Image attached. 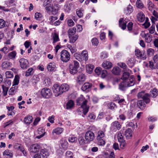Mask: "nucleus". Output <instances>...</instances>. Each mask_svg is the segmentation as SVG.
<instances>
[{
  "mask_svg": "<svg viewBox=\"0 0 158 158\" xmlns=\"http://www.w3.org/2000/svg\"><path fill=\"white\" fill-rule=\"evenodd\" d=\"M158 95V90L156 88H154L151 91L149 94L146 93L144 91H142L139 92L137 94L138 98L143 99L145 101V103L148 104L150 102V98H156Z\"/></svg>",
  "mask_w": 158,
  "mask_h": 158,
  "instance_id": "f257e3e1",
  "label": "nucleus"
},
{
  "mask_svg": "<svg viewBox=\"0 0 158 158\" xmlns=\"http://www.w3.org/2000/svg\"><path fill=\"white\" fill-rule=\"evenodd\" d=\"M77 105H81V107L83 109V113L85 115L89 111V106L87 105V101L83 97L78 98L77 100Z\"/></svg>",
  "mask_w": 158,
  "mask_h": 158,
  "instance_id": "f03ea898",
  "label": "nucleus"
},
{
  "mask_svg": "<svg viewBox=\"0 0 158 158\" xmlns=\"http://www.w3.org/2000/svg\"><path fill=\"white\" fill-rule=\"evenodd\" d=\"M79 67V64L78 62L76 60L74 61L73 62L70 64L69 66L70 73L73 74L76 73L77 72V69Z\"/></svg>",
  "mask_w": 158,
  "mask_h": 158,
  "instance_id": "7ed1b4c3",
  "label": "nucleus"
},
{
  "mask_svg": "<svg viewBox=\"0 0 158 158\" xmlns=\"http://www.w3.org/2000/svg\"><path fill=\"white\" fill-rule=\"evenodd\" d=\"M60 56V59L63 62H67L70 59L69 53L66 50H64L61 52Z\"/></svg>",
  "mask_w": 158,
  "mask_h": 158,
  "instance_id": "20e7f679",
  "label": "nucleus"
},
{
  "mask_svg": "<svg viewBox=\"0 0 158 158\" xmlns=\"http://www.w3.org/2000/svg\"><path fill=\"white\" fill-rule=\"evenodd\" d=\"M41 94L43 98H48L51 96L52 92L50 89L47 88H44L42 89Z\"/></svg>",
  "mask_w": 158,
  "mask_h": 158,
  "instance_id": "39448f33",
  "label": "nucleus"
},
{
  "mask_svg": "<svg viewBox=\"0 0 158 158\" xmlns=\"http://www.w3.org/2000/svg\"><path fill=\"white\" fill-rule=\"evenodd\" d=\"M52 89L53 93L55 94V96H58L63 93V92L60 89V86L58 84L54 85L53 86Z\"/></svg>",
  "mask_w": 158,
  "mask_h": 158,
  "instance_id": "423d86ee",
  "label": "nucleus"
},
{
  "mask_svg": "<svg viewBox=\"0 0 158 158\" xmlns=\"http://www.w3.org/2000/svg\"><path fill=\"white\" fill-rule=\"evenodd\" d=\"M19 62L21 67L23 69H26L29 67V63L27 59L22 58L19 60Z\"/></svg>",
  "mask_w": 158,
  "mask_h": 158,
  "instance_id": "0eeeda50",
  "label": "nucleus"
},
{
  "mask_svg": "<svg viewBox=\"0 0 158 158\" xmlns=\"http://www.w3.org/2000/svg\"><path fill=\"white\" fill-rule=\"evenodd\" d=\"M94 133L91 131H87L85 135V138L88 141H92L94 138Z\"/></svg>",
  "mask_w": 158,
  "mask_h": 158,
  "instance_id": "6e6552de",
  "label": "nucleus"
},
{
  "mask_svg": "<svg viewBox=\"0 0 158 158\" xmlns=\"http://www.w3.org/2000/svg\"><path fill=\"white\" fill-rule=\"evenodd\" d=\"M128 87H130L134 85L135 84V78L132 75L131 76L129 77L124 81Z\"/></svg>",
  "mask_w": 158,
  "mask_h": 158,
  "instance_id": "1a4fd4ad",
  "label": "nucleus"
},
{
  "mask_svg": "<svg viewBox=\"0 0 158 158\" xmlns=\"http://www.w3.org/2000/svg\"><path fill=\"white\" fill-rule=\"evenodd\" d=\"M86 79L85 75L82 73H80L77 77L76 81L77 83L81 84Z\"/></svg>",
  "mask_w": 158,
  "mask_h": 158,
  "instance_id": "9d476101",
  "label": "nucleus"
},
{
  "mask_svg": "<svg viewBox=\"0 0 158 158\" xmlns=\"http://www.w3.org/2000/svg\"><path fill=\"white\" fill-rule=\"evenodd\" d=\"M121 125L117 121H114L112 123L111 126V128L113 130H119L121 128Z\"/></svg>",
  "mask_w": 158,
  "mask_h": 158,
  "instance_id": "9b49d317",
  "label": "nucleus"
},
{
  "mask_svg": "<svg viewBox=\"0 0 158 158\" xmlns=\"http://www.w3.org/2000/svg\"><path fill=\"white\" fill-rule=\"evenodd\" d=\"M142 99L138 100L137 102V106L141 110H144L146 106L145 103V102L143 99Z\"/></svg>",
  "mask_w": 158,
  "mask_h": 158,
  "instance_id": "f8f14e48",
  "label": "nucleus"
},
{
  "mask_svg": "<svg viewBox=\"0 0 158 158\" xmlns=\"http://www.w3.org/2000/svg\"><path fill=\"white\" fill-rule=\"evenodd\" d=\"M78 57H81L79 58L81 60H84L85 61H86L88 60V55L87 52L86 51H83L82 52L81 55H78Z\"/></svg>",
  "mask_w": 158,
  "mask_h": 158,
  "instance_id": "ddd939ff",
  "label": "nucleus"
},
{
  "mask_svg": "<svg viewBox=\"0 0 158 158\" xmlns=\"http://www.w3.org/2000/svg\"><path fill=\"white\" fill-rule=\"evenodd\" d=\"M40 146L37 144H35L31 145L30 148L31 152H38L40 149Z\"/></svg>",
  "mask_w": 158,
  "mask_h": 158,
  "instance_id": "4468645a",
  "label": "nucleus"
},
{
  "mask_svg": "<svg viewBox=\"0 0 158 158\" xmlns=\"http://www.w3.org/2000/svg\"><path fill=\"white\" fill-rule=\"evenodd\" d=\"M56 68V64L53 62L49 63L47 66L48 70L50 72L55 70Z\"/></svg>",
  "mask_w": 158,
  "mask_h": 158,
  "instance_id": "2eb2a0df",
  "label": "nucleus"
},
{
  "mask_svg": "<svg viewBox=\"0 0 158 158\" xmlns=\"http://www.w3.org/2000/svg\"><path fill=\"white\" fill-rule=\"evenodd\" d=\"M40 154L43 158H47L49 155L48 150L45 149H42L40 151Z\"/></svg>",
  "mask_w": 158,
  "mask_h": 158,
  "instance_id": "dca6fc26",
  "label": "nucleus"
},
{
  "mask_svg": "<svg viewBox=\"0 0 158 158\" xmlns=\"http://www.w3.org/2000/svg\"><path fill=\"white\" fill-rule=\"evenodd\" d=\"M38 132L39 135L36 136V138L37 139H40L43 137L45 133L44 129L41 127L38 128Z\"/></svg>",
  "mask_w": 158,
  "mask_h": 158,
  "instance_id": "f3484780",
  "label": "nucleus"
},
{
  "mask_svg": "<svg viewBox=\"0 0 158 158\" xmlns=\"http://www.w3.org/2000/svg\"><path fill=\"white\" fill-rule=\"evenodd\" d=\"M132 132L131 130L129 128L125 131L124 135L127 139H129L132 136Z\"/></svg>",
  "mask_w": 158,
  "mask_h": 158,
  "instance_id": "a211bd4d",
  "label": "nucleus"
},
{
  "mask_svg": "<svg viewBox=\"0 0 158 158\" xmlns=\"http://www.w3.org/2000/svg\"><path fill=\"white\" fill-rule=\"evenodd\" d=\"M92 86V85L91 83L89 82L85 83L81 87V89L83 91H85L87 89L91 88Z\"/></svg>",
  "mask_w": 158,
  "mask_h": 158,
  "instance_id": "6ab92c4d",
  "label": "nucleus"
},
{
  "mask_svg": "<svg viewBox=\"0 0 158 158\" xmlns=\"http://www.w3.org/2000/svg\"><path fill=\"white\" fill-rule=\"evenodd\" d=\"M12 65L11 63L7 61H5L2 63V67L3 69H6L10 67Z\"/></svg>",
  "mask_w": 158,
  "mask_h": 158,
  "instance_id": "aec40b11",
  "label": "nucleus"
},
{
  "mask_svg": "<svg viewBox=\"0 0 158 158\" xmlns=\"http://www.w3.org/2000/svg\"><path fill=\"white\" fill-rule=\"evenodd\" d=\"M102 66L106 69H109L111 68L112 64L109 61H105L102 64Z\"/></svg>",
  "mask_w": 158,
  "mask_h": 158,
  "instance_id": "412c9836",
  "label": "nucleus"
},
{
  "mask_svg": "<svg viewBox=\"0 0 158 158\" xmlns=\"http://www.w3.org/2000/svg\"><path fill=\"white\" fill-rule=\"evenodd\" d=\"M128 87L127 84L124 81H123L119 85V89L122 91L125 90Z\"/></svg>",
  "mask_w": 158,
  "mask_h": 158,
  "instance_id": "4be33fe9",
  "label": "nucleus"
},
{
  "mask_svg": "<svg viewBox=\"0 0 158 158\" xmlns=\"http://www.w3.org/2000/svg\"><path fill=\"white\" fill-rule=\"evenodd\" d=\"M78 141L80 145L82 146L84 145L85 144L87 143V141L84 139L83 137L79 136L78 139Z\"/></svg>",
  "mask_w": 158,
  "mask_h": 158,
  "instance_id": "5701e85b",
  "label": "nucleus"
},
{
  "mask_svg": "<svg viewBox=\"0 0 158 158\" xmlns=\"http://www.w3.org/2000/svg\"><path fill=\"white\" fill-rule=\"evenodd\" d=\"M84 10L81 8L76 10V14L79 18L83 17V15Z\"/></svg>",
  "mask_w": 158,
  "mask_h": 158,
  "instance_id": "b1692460",
  "label": "nucleus"
},
{
  "mask_svg": "<svg viewBox=\"0 0 158 158\" xmlns=\"http://www.w3.org/2000/svg\"><path fill=\"white\" fill-rule=\"evenodd\" d=\"M123 19L121 18L120 19L119 21V25L121 28L124 30L126 29V22H123Z\"/></svg>",
  "mask_w": 158,
  "mask_h": 158,
  "instance_id": "393cba45",
  "label": "nucleus"
},
{
  "mask_svg": "<svg viewBox=\"0 0 158 158\" xmlns=\"http://www.w3.org/2000/svg\"><path fill=\"white\" fill-rule=\"evenodd\" d=\"M32 116H29L24 118V121L26 124H29L32 122Z\"/></svg>",
  "mask_w": 158,
  "mask_h": 158,
  "instance_id": "a878e982",
  "label": "nucleus"
},
{
  "mask_svg": "<svg viewBox=\"0 0 158 158\" xmlns=\"http://www.w3.org/2000/svg\"><path fill=\"white\" fill-rule=\"evenodd\" d=\"M94 68V65L91 64H88L86 65V71L89 73H91Z\"/></svg>",
  "mask_w": 158,
  "mask_h": 158,
  "instance_id": "bb28decb",
  "label": "nucleus"
},
{
  "mask_svg": "<svg viewBox=\"0 0 158 158\" xmlns=\"http://www.w3.org/2000/svg\"><path fill=\"white\" fill-rule=\"evenodd\" d=\"M69 89V86L67 84H64L61 85L60 86V89H61V91L63 92V93L68 91Z\"/></svg>",
  "mask_w": 158,
  "mask_h": 158,
  "instance_id": "cd10ccee",
  "label": "nucleus"
},
{
  "mask_svg": "<svg viewBox=\"0 0 158 158\" xmlns=\"http://www.w3.org/2000/svg\"><path fill=\"white\" fill-rule=\"evenodd\" d=\"M6 22L3 19H0V29L8 27V26L6 24Z\"/></svg>",
  "mask_w": 158,
  "mask_h": 158,
  "instance_id": "c85d7f7f",
  "label": "nucleus"
},
{
  "mask_svg": "<svg viewBox=\"0 0 158 158\" xmlns=\"http://www.w3.org/2000/svg\"><path fill=\"white\" fill-rule=\"evenodd\" d=\"M144 37L145 41L148 43H150L152 40V36L149 34H146Z\"/></svg>",
  "mask_w": 158,
  "mask_h": 158,
  "instance_id": "c756f323",
  "label": "nucleus"
},
{
  "mask_svg": "<svg viewBox=\"0 0 158 158\" xmlns=\"http://www.w3.org/2000/svg\"><path fill=\"white\" fill-rule=\"evenodd\" d=\"M60 143L61 147L64 149H66L68 147V142L66 140L62 139L60 140Z\"/></svg>",
  "mask_w": 158,
  "mask_h": 158,
  "instance_id": "7c9ffc66",
  "label": "nucleus"
},
{
  "mask_svg": "<svg viewBox=\"0 0 158 158\" xmlns=\"http://www.w3.org/2000/svg\"><path fill=\"white\" fill-rule=\"evenodd\" d=\"M76 31V29L75 27L69 28L68 31L69 36L74 35Z\"/></svg>",
  "mask_w": 158,
  "mask_h": 158,
  "instance_id": "2f4dec72",
  "label": "nucleus"
},
{
  "mask_svg": "<svg viewBox=\"0 0 158 158\" xmlns=\"http://www.w3.org/2000/svg\"><path fill=\"white\" fill-rule=\"evenodd\" d=\"M74 103L72 100H69L66 105V108L67 109H71L74 106Z\"/></svg>",
  "mask_w": 158,
  "mask_h": 158,
  "instance_id": "473e14b6",
  "label": "nucleus"
},
{
  "mask_svg": "<svg viewBox=\"0 0 158 158\" xmlns=\"http://www.w3.org/2000/svg\"><path fill=\"white\" fill-rule=\"evenodd\" d=\"M63 131V129L61 128H57L54 129L52 131V133H55L57 135L60 134Z\"/></svg>",
  "mask_w": 158,
  "mask_h": 158,
  "instance_id": "72a5a7b5",
  "label": "nucleus"
},
{
  "mask_svg": "<svg viewBox=\"0 0 158 158\" xmlns=\"http://www.w3.org/2000/svg\"><path fill=\"white\" fill-rule=\"evenodd\" d=\"M7 108L9 111L7 114L8 115H13L15 114V113L12 111L14 109V107L13 106H7Z\"/></svg>",
  "mask_w": 158,
  "mask_h": 158,
  "instance_id": "f704fd0d",
  "label": "nucleus"
},
{
  "mask_svg": "<svg viewBox=\"0 0 158 158\" xmlns=\"http://www.w3.org/2000/svg\"><path fill=\"white\" fill-rule=\"evenodd\" d=\"M3 154L4 156H9L10 157L12 158L13 156V154L12 152H11L8 150H5L3 152Z\"/></svg>",
  "mask_w": 158,
  "mask_h": 158,
  "instance_id": "c9c22d12",
  "label": "nucleus"
},
{
  "mask_svg": "<svg viewBox=\"0 0 158 158\" xmlns=\"http://www.w3.org/2000/svg\"><path fill=\"white\" fill-rule=\"evenodd\" d=\"M136 6L139 8L141 9L144 7V5L140 0H137L136 2Z\"/></svg>",
  "mask_w": 158,
  "mask_h": 158,
  "instance_id": "e433bc0d",
  "label": "nucleus"
},
{
  "mask_svg": "<svg viewBox=\"0 0 158 158\" xmlns=\"http://www.w3.org/2000/svg\"><path fill=\"white\" fill-rule=\"evenodd\" d=\"M131 76L128 72H124L123 74V75L121 77V79L123 81H125L127 79H128Z\"/></svg>",
  "mask_w": 158,
  "mask_h": 158,
  "instance_id": "4c0bfd02",
  "label": "nucleus"
},
{
  "mask_svg": "<svg viewBox=\"0 0 158 158\" xmlns=\"http://www.w3.org/2000/svg\"><path fill=\"white\" fill-rule=\"evenodd\" d=\"M33 69L30 68L26 72L25 76L28 77L33 74Z\"/></svg>",
  "mask_w": 158,
  "mask_h": 158,
  "instance_id": "58836bf2",
  "label": "nucleus"
},
{
  "mask_svg": "<svg viewBox=\"0 0 158 158\" xmlns=\"http://www.w3.org/2000/svg\"><path fill=\"white\" fill-rule=\"evenodd\" d=\"M16 55V52L13 51L8 54V57L10 59H14L15 58Z\"/></svg>",
  "mask_w": 158,
  "mask_h": 158,
  "instance_id": "ea45409f",
  "label": "nucleus"
},
{
  "mask_svg": "<svg viewBox=\"0 0 158 158\" xmlns=\"http://www.w3.org/2000/svg\"><path fill=\"white\" fill-rule=\"evenodd\" d=\"M105 135L104 133L102 131H100L98 132V135L97 137V139H99L103 138Z\"/></svg>",
  "mask_w": 158,
  "mask_h": 158,
  "instance_id": "a19ab883",
  "label": "nucleus"
},
{
  "mask_svg": "<svg viewBox=\"0 0 158 158\" xmlns=\"http://www.w3.org/2000/svg\"><path fill=\"white\" fill-rule=\"evenodd\" d=\"M19 82V77L18 75H16L15 76L13 82V85H17Z\"/></svg>",
  "mask_w": 158,
  "mask_h": 158,
  "instance_id": "79ce46f5",
  "label": "nucleus"
},
{
  "mask_svg": "<svg viewBox=\"0 0 158 158\" xmlns=\"http://www.w3.org/2000/svg\"><path fill=\"white\" fill-rule=\"evenodd\" d=\"M11 84V81L9 79H7L4 82L3 84L2 85H4V86L7 87L8 88L10 86Z\"/></svg>",
  "mask_w": 158,
  "mask_h": 158,
  "instance_id": "37998d69",
  "label": "nucleus"
},
{
  "mask_svg": "<svg viewBox=\"0 0 158 158\" xmlns=\"http://www.w3.org/2000/svg\"><path fill=\"white\" fill-rule=\"evenodd\" d=\"M69 37L70 39V42L71 43H74L78 39V36L77 35H76L73 37H70V36H69Z\"/></svg>",
  "mask_w": 158,
  "mask_h": 158,
  "instance_id": "c03bdc74",
  "label": "nucleus"
},
{
  "mask_svg": "<svg viewBox=\"0 0 158 158\" xmlns=\"http://www.w3.org/2000/svg\"><path fill=\"white\" fill-rule=\"evenodd\" d=\"M148 9L150 11H152L154 7V4L150 1H148Z\"/></svg>",
  "mask_w": 158,
  "mask_h": 158,
  "instance_id": "a18cd8bd",
  "label": "nucleus"
},
{
  "mask_svg": "<svg viewBox=\"0 0 158 158\" xmlns=\"http://www.w3.org/2000/svg\"><path fill=\"white\" fill-rule=\"evenodd\" d=\"M118 139L119 142H123V141L125 140L123 139V135L120 132H119L118 133L117 135Z\"/></svg>",
  "mask_w": 158,
  "mask_h": 158,
  "instance_id": "49530a36",
  "label": "nucleus"
},
{
  "mask_svg": "<svg viewBox=\"0 0 158 158\" xmlns=\"http://www.w3.org/2000/svg\"><path fill=\"white\" fill-rule=\"evenodd\" d=\"M35 18L37 20H40L43 17L42 15L40 13L36 12L35 15Z\"/></svg>",
  "mask_w": 158,
  "mask_h": 158,
  "instance_id": "de8ad7c7",
  "label": "nucleus"
},
{
  "mask_svg": "<svg viewBox=\"0 0 158 158\" xmlns=\"http://www.w3.org/2000/svg\"><path fill=\"white\" fill-rule=\"evenodd\" d=\"M145 19V15L143 14H140L138 16V19L139 21L141 22H143L144 20Z\"/></svg>",
  "mask_w": 158,
  "mask_h": 158,
  "instance_id": "09e8293b",
  "label": "nucleus"
},
{
  "mask_svg": "<svg viewBox=\"0 0 158 158\" xmlns=\"http://www.w3.org/2000/svg\"><path fill=\"white\" fill-rule=\"evenodd\" d=\"M120 71L118 67L114 68L112 70V73L114 74L117 75L119 74Z\"/></svg>",
  "mask_w": 158,
  "mask_h": 158,
  "instance_id": "8fccbe9b",
  "label": "nucleus"
},
{
  "mask_svg": "<svg viewBox=\"0 0 158 158\" xmlns=\"http://www.w3.org/2000/svg\"><path fill=\"white\" fill-rule=\"evenodd\" d=\"M98 140V144L100 146H103L105 144V140L102 138L97 139Z\"/></svg>",
  "mask_w": 158,
  "mask_h": 158,
  "instance_id": "3c124183",
  "label": "nucleus"
},
{
  "mask_svg": "<svg viewBox=\"0 0 158 158\" xmlns=\"http://www.w3.org/2000/svg\"><path fill=\"white\" fill-rule=\"evenodd\" d=\"M126 9L127 12V14H131L133 10V7L130 5H128Z\"/></svg>",
  "mask_w": 158,
  "mask_h": 158,
  "instance_id": "603ef678",
  "label": "nucleus"
},
{
  "mask_svg": "<svg viewBox=\"0 0 158 158\" xmlns=\"http://www.w3.org/2000/svg\"><path fill=\"white\" fill-rule=\"evenodd\" d=\"M6 76L7 78H11L13 77V74L11 71H8L6 72Z\"/></svg>",
  "mask_w": 158,
  "mask_h": 158,
  "instance_id": "864d4df0",
  "label": "nucleus"
},
{
  "mask_svg": "<svg viewBox=\"0 0 158 158\" xmlns=\"http://www.w3.org/2000/svg\"><path fill=\"white\" fill-rule=\"evenodd\" d=\"M2 87L3 89L4 94V96H6L7 94L9 88L7 87H5V86L4 87V85H2Z\"/></svg>",
  "mask_w": 158,
  "mask_h": 158,
  "instance_id": "5fc2aeb1",
  "label": "nucleus"
},
{
  "mask_svg": "<svg viewBox=\"0 0 158 158\" xmlns=\"http://www.w3.org/2000/svg\"><path fill=\"white\" fill-rule=\"evenodd\" d=\"M149 32L151 34H153L154 32L155 29V25L154 24H152V26L149 29Z\"/></svg>",
  "mask_w": 158,
  "mask_h": 158,
  "instance_id": "6e6d98bb",
  "label": "nucleus"
},
{
  "mask_svg": "<svg viewBox=\"0 0 158 158\" xmlns=\"http://www.w3.org/2000/svg\"><path fill=\"white\" fill-rule=\"evenodd\" d=\"M53 39L54 40V43H56L59 40V39L58 35L56 33H55L53 35Z\"/></svg>",
  "mask_w": 158,
  "mask_h": 158,
  "instance_id": "4d7b16f0",
  "label": "nucleus"
},
{
  "mask_svg": "<svg viewBox=\"0 0 158 158\" xmlns=\"http://www.w3.org/2000/svg\"><path fill=\"white\" fill-rule=\"evenodd\" d=\"M101 68L100 67L96 68L95 69V72L98 75H100L101 73Z\"/></svg>",
  "mask_w": 158,
  "mask_h": 158,
  "instance_id": "13d9d810",
  "label": "nucleus"
},
{
  "mask_svg": "<svg viewBox=\"0 0 158 158\" xmlns=\"http://www.w3.org/2000/svg\"><path fill=\"white\" fill-rule=\"evenodd\" d=\"M95 118V116L92 114H89L88 116V120H94Z\"/></svg>",
  "mask_w": 158,
  "mask_h": 158,
  "instance_id": "bf43d9fd",
  "label": "nucleus"
},
{
  "mask_svg": "<svg viewBox=\"0 0 158 158\" xmlns=\"http://www.w3.org/2000/svg\"><path fill=\"white\" fill-rule=\"evenodd\" d=\"M92 44L94 45H97L98 43V39L96 38H93L91 40Z\"/></svg>",
  "mask_w": 158,
  "mask_h": 158,
  "instance_id": "052dcab7",
  "label": "nucleus"
},
{
  "mask_svg": "<svg viewBox=\"0 0 158 158\" xmlns=\"http://www.w3.org/2000/svg\"><path fill=\"white\" fill-rule=\"evenodd\" d=\"M135 54L138 57H141L142 56V54L141 52L138 49H136L135 50Z\"/></svg>",
  "mask_w": 158,
  "mask_h": 158,
  "instance_id": "680f3d73",
  "label": "nucleus"
},
{
  "mask_svg": "<svg viewBox=\"0 0 158 158\" xmlns=\"http://www.w3.org/2000/svg\"><path fill=\"white\" fill-rule=\"evenodd\" d=\"M101 76L102 77L104 78L107 74V72L106 70H103L101 71Z\"/></svg>",
  "mask_w": 158,
  "mask_h": 158,
  "instance_id": "e2e57ef3",
  "label": "nucleus"
},
{
  "mask_svg": "<svg viewBox=\"0 0 158 158\" xmlns=\"http://www.w3.org/2000/svg\"><path fill=\"white\" fill-rule=\"evenodd\" d=\"M59 5L58 4H54L53 6V11L56 12L59 10Z\"/></svg>",
  "mask_w": 158,
  "mask_h": 158,
  "instance_id": "0e129e2a",
  "label": "nucleus"
},
{
  "mask_svg": "<svg viewBox=\"0 0 158 158\" xmlns=\"http://www.w3.org/2000/svg\"><path fill=\"white\" fill-rule=\"evenodd\" d=\"M77 138L75 137H69L68 139V140L69 142L72 143H73L77 140Z\"/></svg>",
  "mask_w": 158,
  "mask_h": 158,
  "instance_id": "69168bd1",
  "label": "nucleus"
},
{
  "mask_svg": "<svg viewBox=\"0 0 158 158\" xmlns=\"http://www.w3.org/2000/svg\"><path fill=\"white\" fill-rule=\"evenodd\" d=\"M0 51L3 52L5 54H6L8 52L9 50L7 47H5L1 49Z\"/></svg>",
  "mask_w": 158,
  "mask_h": 158,
  "instance_id": "338daca9",
  "label": "nucleus"
},
{
  "mask_svg": "<svg viewBox=\"0 0 158 158\" xmlns=\"http://www.w3.org/2000/svg\"><path fill=\"white\" fill-rule=\"evenodd\" d=\"M154 44V46L158 48V39H155L153 42Z\"/></svg>",
  "mask_w": 158,
  "mask_h": 158,
  "instance_id": "774afa93",
  "label": "nucleus"
}]
</instances>
